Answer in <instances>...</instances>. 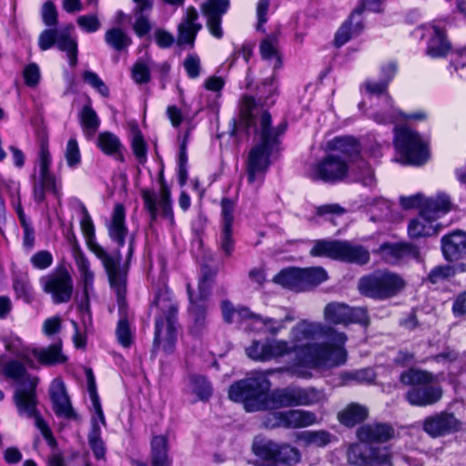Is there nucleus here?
<instances>
[{
    "instance_id": "obj_1",
    "label": "nucleus",
    "mask_w": 466,
    "mask_h": 466,
    "mask_svg": "<svg viewBox=\"0 0 466 466\" xmlns=\"http://www.w3.org/2000/svg\"><path fill=\"white\" fill-rule=\"evenodd\" d=\"M348 338L344 332L322 322L303 319L289 331V340L268 339L253 340L246 348L247 356L256 361L278 360L292 353V363L280 368L301 379L312 378V370H328L343 365L347 360L345 344Z\"/></svg>"
},
{
    "instance_id": "obj_2",
    "label": "nucleus",
    "mask_w": 466,
    "mask_h": 466,
    "mask_svg": "<svg viewBox=\"0 0 466 466\" xmlns=\"http://www.w3.org/2000/svg\"><path fill=\"white\" fill-rule=\"evenodd\" d=\"M278 84L275 74L265 78L258 88V100L251 96H243L239 102V125L252 128L258 141L250 149L247 160V175L250 184L260 185L269 167V158L278 149V128L270 126L271 117L268 108L275 103Z\"/></svg>"
},
{
    "instance_id": "obj_3",
    "label": "nucleus",
    "mask_w": 466,
    "mask_h": 466,
    "mask_svg": "<svg viewBox=\"0 0 466 466\" xmlns=\"http://www.w3.org/2000/svg\"><path fill=\"white\" fill-rule=\"evenodd\" d=\"M271 383L267 374L256 372L252 376L230 386L228 397L243 402L247 411L280 407L301 406L300 387L276 389L268 394Z\"/></svg>"
},
{
    "instance_id": "obj_4",
    "label": "nucleus",
    "mask_w": 466,
    "mask_h": 466,
    "mask_svg": "<svg viewBox=\"0 0 466 466\" xmlns=\"http://www.w3.org/2000/svg\"><path fill=\"white\" fill-rule=\"evenodd\" d=\"M327 154L312 164L308 175L313 179L337 182L344 179L350 169V163L359 156V142L350 137H337L326 144Z\"/></svg>"
},
{
    "instance_id": "obj_5",
    "label": "nucleus",
    "mask_w": 466,
    "mask_h": 466,
    "mask_svg": "<svg viewBox=\"0 0 466 466\" xmlns=\"http://www.w3.org/2000/svg\"><path fill=\"white\" fill-rule=\"evenodd\" d=\"M82 233L86 238V245L90 251L101 260L107 274L111 287L115 289L120 309L124 307V297L126 292V271L120 268L121 254L117 250L108 253L96 240L95 226L86 207H82V218L80 221Z\"/></svg>"
},
{
    "instance_id": "obj_6",
    "label": "nucleus",
    "mask_w": 466,
    "mask_h": 466,
    "mask_svg": "<svg viewBox=\"0 0 466 466\" xmlns=\"http://www.w3.org/2000/svg\"><path fill=\"white\" fill-rule=\"evenodd\" d=\"M0 371L18 381V386L14 393V401L18 415L23 419L34 420L35 425L37 420L42 421L37 410L38 400L35 392L37 378L28 375L24 366L18 361L13 360L5 363L3 357H0Z\"/></svg>"
},
{
    "instance_id": "obj_7",
    "label": "nucleus",
    "mask_w": 466,
    "mask_h": 466,
    "mask_svg": "<svg viewBox=\"0 0 466 466\" xmlns=\"http://www.w3.org/2000/svg\"><path fill=\"white\" fill-rule=\"evenodd\" d=\"M177 303L168 289L161 290L151 306L155 315L153 346L166 354L173 353L177 343Z\"/></svg>"
},
{
    "instance_id": "obj_8",
    "label": "nucleus",
    "mask_w": 466,
    "mask_h": 466,
    "mask_svg": "<svg viewBox=\"0 0 466 466\" xmlns=\"http://www.w3.org/2000/svg\"><path fill=\"white\" fill-rule=\"evenodd\" d=\"M400 380L404 385L412 386L406 393V400L412 406H431L442 398V388L434 384L436 377L429 371L410 369L400 374Z\"/></svg>"
},
{
    "instance_id": "obj_9",
    "label": "nucleus",
    "mask_w": 466,
    "mask_h": 466,
    "mask_svg": "<svg viewBox=\"0 0 466 466\" xmlns=\"http://www.w3.org/2000/svg\"><path fill=\"white\" fill-rule=\"evenodd\" d=\"M394 132V147L400 155L398 161L420 166L428 160L430 153L427 144L417 132L406 127H396Z\"/></svg>"
},
{
    "instance_id": "obj_10",
    "label": "nucleus",
    "mask_w": 466,
    "mask_h": 466,
    "mask_svg": "<svg viewBox=\"0 0 466 466\" xmlns=\"http://www.w3.org/2000/svg\"><path fill=\"white\" fill-rule=\"evenodd\" d=\"M314 257H327L346 262L365 264L370 259L369 251L349 241L318 240L310 249Z\"/></svg>"
},
{
    "instance_id": "obj_11",
    "label": "nucleus",
    "mask_w": 466,
    "mask_h": 466,
    "mask_svg": "<svg viewBox=\"0 0 466 466\" xmlns=\"http://www.w3.org/2000/svg\"><path fill=\"white\" fill-rule=\"evenodd\" d=\"M73 25H67L59 29H45L38 36V46L46 51L56 46L66 54L69 65L74 67L77 64V39L72 36Z\"/></svg>"
},
{
    "instance_id": "obj_12",
    "label": "nucleus",
    "mask_w": 466,
    "mask_h": 466,
    "mask_svg": "<svg viewBox=\"0 0 466 466\" xmlns=\"http://www.w3.org/2000/svg\"><path fill=\"white\" fill-rule=\"evenodd\" d=\"M403 287V279L390 272H377L362 278L359 282V289L362 294L378 299L392 297Z\"/></svg>"
},
{
    "instance_id": "obj_13",
    "label": "nucleus",
    "mask_w": 466,
    "mask_h": 466,
    "mask_svg": "<svg viewBox=\"0 0 466 466\" xmlns=\"http://www.w3.org/2000/svg\"><path fill=\"white\" fill-rule=\"evenodd\" d=\"M253 451L265 461L286 466H294L301 461V453L296 447L270 440H256L253 443Z\"/></svg>"
},
{
    "instance_id": "obj_14",
    "label": "nucleus",
    "mask_w": 466,
    "mask_h": 466,
    "mask_svg": "<svg viewBox=\"0 0 466 466\" xmlns=\"http://www.w3.org/2000/svg\"><path fill=\"white\" fill-rule=\"evenodd\" d=\"M141 197L145 208L150 215L151 222L160 218L166 220L168 226L172 227L174 225L175 219L172 210L171 193L164 181H160L158 192L143 189Z\"/></svg>"
},
{
    "instance_id": "obj_15",
    "label": "nucleus",
    "mask_w": 466,
    "mask_h": 466,
    "mask_svg": "<svg viewBox=\"0 0 466 466\" xmlns=\"http://www.w3.org/2000/svg\"><path fill=\"white\" fill-rule=\"evenodd\" d=\"M347 457L350 464L357 466H392L387 449H373L366 442L350 445Z\"/></svg>"
},
{
    "instance_id": "obj_16",
    "label": "nucleus",
    "mask_w": 466,
    "mask_h": 466,
    "mask_svg": "<svg viewBox=\"0 0 466 466\" xmlns=\"http://www.w3.org/2000/svg\"><path fill=\"white\" fill-rule=\"evenodd\" d=\"M369 117L380 125L397 123L398 121H424L427 119V113L424 110H418L406 115L394 107L392 100L388 96L380 98L378 107L369 114Z\"/></svg>"
},
{
    "instance_id": "obj_17",
    "label": "nucleus",
    "mask_w": 466,
    "mask_h": 466,
    "mask_svg": "<svg viewBox=\"0 0 466 466\" xmlns=\"http://www.w3.org/2000/svg\"><path fill=\"white\" fill-rule=\"evenodd\" d=\"M39 282L43 290L51 295L54 303L60 304L70 300L73 293V280L67 271L60 270L43 276Z\"/></svg>"
},
{
    "instance_id": "obj_18",
    "label": "nucleus",
    "mask_w": 466,
    "mask_h": 466,
    "mask_svg": "<svg viewBox=\"0 0 466 466\" xmlns=\"http://www.w3.org/2000/svg\"><path fill=\"white\" fill-rule=\"evenodd\" d=\"M323 318L328 324L332 325H348L355 322L366 326L369 322L366 309L350 308L339 302L327 304L323 310Z\"/></svg>"
},
{
    "instance_id": "obj_19",
    "label": "nucleus",
    "mask_w": 466,
    "mask_h": 466,
    "mask_svg": "<svg viewBox=\"0 0 466 466\" xmlns=\"http://www.w3.org/2000/svg\"><path fill=\"white\" fill-rule=\"evenodd\" d=\"M383 0H362L361 6L355 9L349 21L344 23L335 35V45L339 47L345 45L350 38L360 34L363 28L360 15L364 9L379 12L380 5Z\"/></svg>"
},
{
    "instance_id": "obj_20",
    "label": "nucleus",
    "mask_w": 466,
    "mask_h": 466,
    "mask_svg": "<svg viewBox=\"0 0 466 466\" xmlns=\"http://www.w3.org/2000/svg\"><path fill=\"white\" fill-rule=\"evenodd\" d=\"M242 314L249 316V322L247 324L248 329L271 336L279 335L287 329V324L295 319L293 313L289 310L281 318L263 317L250 310H243Z\"/></svg>"
},
{
    "instance_id": "obj_21",
    "label": "nucleus",
    "mask_w": 466,
    "mask_h": 466,
    "mask_svg": "<svg viewBox=\"0 0 466 466\" xmlns=\"http://www.w3.org/2000/svg\"><path fill=\"white\" fill-rule=\"evenodd\" d=\"M88 387L90 398L96 412V416L92 420V429L88 434V443L95 456L97 459H101L104 458L106 453L105 445L101 439V425L106 424V420L98 400V396L95 390L93 381H89Z\"/></svg>"
},
{
    "instance_id": "obj_22",
    "label": "nucleus",
    "mask_w": 466,
    "mask_h": 466,
    "mask_svg": "<svg viewBox=\"0 0 466 466\" xmlns=\"http://www.w3.org/2000/svg\"><path fill=\"white\" fill-rule=\"evenodd\" d=\"M427 30L429 35L426 49L427 55L433 58L447 56L451 49V45L446 36L445 30L441 22L434 21L429 25Z\"/></svg>"
},
{
    "instance_id": "obj_23",
    "label": "nucleus",
    "mask_w": 466,
    "mask_h": 466,
    "mask_svg": "<svg viewBox=\"0 0 466 466\" xmlns=\"http://www.w3.org/2000/svg\"><path fill=\"white\" fill-rule=\"evenodd\" d=\"M229 7V0H207L202 5V11L207 17V25L212 35L220 38L223 35L221 17Z\"/></svg>"
},
{
    "instance_id": "obj_24",
    "label": "nucleus",
    "mask_w": 466,
    "mask_h": 466,
    "mask_svg": "<svg viewBox=\"0 0 466 466\" xmlns=\"http://www.w3.org/2000/svg\"><path fill=\"white\" fill-rule=\"evenodd\" d=\"M459 420L453 414L441 412L427 417L423 421V430L431 437H439L458 431Z\"/></svg>"
},
{
    "instance_id": "obj_25",
    "label": "nucleus",
    "mask_w": 466,
    "mask_h": 466,
    "mask_svg": "<svg viewBox=\"0 0 466 466\" xmlns=\"http://www.w3.org/2000/svg\"><path fill=\"white\" fill-rule=\"evenodd\" d=\"M438 231L437 216H432L424 208H421L419 216L411 219L408 226V234L411 238L431 237Z\"/></svg>"
},
{
    "instance_id": "obj_26",
    "label": "nucleus",
    "mask_w": 466,
    "mask_h": 466,
    "mask_svg": "<svg viewBox=\"0 0 466 466\" xmlns=\"http://www.w3.org/2000/svg\"><path fill=\"white\" fill-rule=\"evenodd\" d=\"M441 250L446 260L456 261L466 255V232L454 230L441 238Z\"/></svg>"
},
{
    "instance_id": "obj_27",
    "label": "nucleus",
    "mask_w": 466,
    "mask_h": 466,
    "mask_svg": "<svg viewBox=\"0 0 466 466\" xmlns=\"http://www.w3.org/2000/svg\"><path fill=\"white\" fill-rule=\"evenodd\" d=\"M49 393L56 414L60 417L71 418L74 415L73 408L66 392L65 384L60 379L53 380Z\"/></svg>"
},
{
    "instance_id": "obj_28",
    "label": "nucleus",
    "mask_w": 466,
    "mask_h": 466,
    "mask_svg": "<svg viewBox=\"0 0 466 466\" xmlns=\"http://www.w3.org/2000/svg\"><path fill=\"white\" fill-rule=\"evenodd\" d=\"M198 14L194 7H188L186 16L178 25V45L193 46L198 31L201 29V24L198 23Z\"/></svg>"
},
{
    "instance_id": "obj_29",
    "label": "nucleus",
    "mask_w": 466,
    "mask_h": 466,
    "mask_svg": "<svg viewBox=\"0 0 466 466\" xmlns=\"http://www.w3.org/2000/svg\"><path fill=\"white\" fill-rule=\"evenodd\" d=\"M393 429L382 423L366 424L359 428L357 437L361 442L387 441L392 438Z\"/></svg>"
},
{
    "instance_id": "obj_30",
    "label": "nucleus",
    "mask_w": 466,
    "mask_h": 466,
    "mask_svg": "<svg viewBox=\"0 0 466 466\" xmlns=\"http://www.w3.org/2000/svg\"><path fill=\"white\" fill-rule=\"evenodd\" d=\"M125 218L126 214L123 205L116 204L114 208L111 220L107 225V230L110 238L118 247H122L125 244V238L128 231L125 223Z\"/></svg>"
},
{
    "instance_id": "obj_31",
    "label": "nucleus",
    "mask_w": 466,
    "mask_h": 466,
    "mask_svg": "<svg viewBox=\"0 0 466 466\" xmlns=\"http://www.w3.org/2000/svg\"><path fill=\"white\" fill-rule=\"evenodd\" d=\"M209 282L207 279H202L199 282V293L194 297L190 292L189 286H187V292L190 299L189 312L198 325L204 323L205 311L207 309L206 299L208 296Z\"/></svg>"
},
{
    "instance_id": "obj_32",
    "label": "nucleus",
    "mask_w": 466,
    "mask_h": 466,
    "mask_svg": "<svg viewBox=\"0 0 466 466\" xmlns=\"http://www.w3.org/2000/svg\"><path fill=\"white\" fill-rule=\"evenodd\" d=\"M31 358L35 364L56 365L66 361V357L62 352L61 342H56L42 349H32Z\"/></svg>"
},
{
    "instance_id": "obj_33",
    "label": "nucleus",
    "mask_w": 466,
    "mask_h": 466,
    "mask_svg": "<svg viewBox=\"0 0 466 466\" xmlns=\"http://www.w3.org/2000/svg\"><path fill=\"white\" fill-rule=\"evenodd\" d=\"M52 157L46 146L42 145L38 156L36 167L38 170V180L54 193H57L56 179L50 172Z\"/></svg>"
},
{
    "instance_id": "obj_34",
    "label": "nucleus",
    "mask_w": 466,
    "mask_h": 466,
    "mask_svg": "<svg viewBox=\"0 0 466 466\" xmlns=\"http://www.w3.org/2000/svg\"><path fill=\"white\" fill-rule=\"evenodd\" d=\"M74 258L83 285V298L87 299L90 292L93 291L95 275L90 268L89 260L78 248L74 250Z\"/></svg>"
},
{
    "instance_id": "obj_35",
    "label": "nucleus",
    "mask_w": 466,
    "mask_h": 466,
    "mask_svg": "<svg viewBox=\"0 0 466 466\" xmlns=\"http://www.w3.org/2000/svg\"><path fill=\"white\" fill-rule=\"evenodd\" d=\"M150 458L152 466H171L168 457V440L166 435H155L150 442Z\"/></svg>"
},
{
    "instance_id": "obj_36",
    "label": "nucleus",
    "mask_w": 466,
    "mask_h": 466,
    "mask_svg": "<svg viewBox=\"0 0 466 466\" xmlns=\"http://www.w3.org/2000/svg\"><path fill=\"white\" fill-rule=\"evenodd\" d=\"M286 429H299L314 425L318 422L314 412L304 410H289L284 417Z\"/></svg>"
},
{
    "instance_id": "obj_37",
    "label": "nucleus",
    "mask_w": 466,
    "mask_h": 466,
    "mask_svg": "<svg viewBox=\"0 0 466 466\" xmlns=\"http://www.w3.org/2000/svg\"><path fill=\"white\" fill-rule=\"evenodd\" d=\"M3 342L7 351L21 359L28 367L35 368V361L31 358L32 349L26 347L20 338L9 335L3 338Z\"/></svg>"
},
{
    "instance_id": "obj_38",
    "label": "nucleus",
    "mask_w": 466,
    "mask_h": 466,
    "mask_svg": "<svg viewBox=\"0 0 466 466\" xmlns=\"http://www.w3.org/2000/svg\"><path fill=\"white\" fill-rule=\"evenodd\" d=\"M97 147L104 154L114 156L120 161L124 160L121 153L123 145L118 137L115 134L108 131L100 133L97 137Z\"/></svg>"
},
{
    "instance_id": "obj_39",
    "label": "nucleus",
    "mask_w": 466,
    "mask_h": 466,
    "mask_svg": "<svg viewBox=\"0 0 466 466\" xmlns=\"http://www.w3.org/2000/svg\"><path fill=\"white\" fill-rule=\"evenodd\" d=\"M273 281L290 290L296 292L302 291L300 268H284L274 277Z\"/></svg>"
},
{
    "instance_id": "obj_40",
    "label": "nucleus",
    "mask_w": 466,
    "mask_h": 466,
    "mask_svg": "<svg viewBox=\"0 0 466 466\" xmlns=\"http://www.w3.org/2000/svg\"><path fill=\"white\" fill-rule=\"evenodd\" d=\"M381 257L389 263H397L409 254H416V250L408 244H384L380 248Z\"/></svg>"
},
{
    "instance_id": "obj_41",
    "label": "nucleus",
    "mask_w": 466,
    "mask_h": 466,
    "mask_svg": "<svg viewBox=\"0 0 466 466\" xmlns=\"http://www.w3.org/2000/svg\"><path fill=\"white\" fill-rule=\"evenodd\" d=\"M367 416L368 410L366 407L351 403L339 412V420L342 424L351 427L364 420Z\"/></svg>"
},
{
    "instance_id": "obj_42",
    "label": "nucleus",
    "mask_w": 466,
    "mask_h": 466,
    "mask_svg": "<svg viewBox=\"0 0 466 466\" xmlns=\"http://www.w3.org/2000/svg\"><path fill=\"white\" fill-rule=\"evenodd\" d=\"M259 51L262 58L268 61L274 69L281 66V58L278 48L277 39L269 36L261 41Z\"/></svg>"
},
{
    "instance_id": "obj_43",
    "label": "nucleus",
    "mask_w": 466,
    "mask_h": 466,
    "mask_svg": "<svg viewBox=\"0 0 466 466\" xmlns=\"http://www.w3.org/2000/svg\"><path fill=\"white\" fill-rule=\"evenodd\" d=\"M296 439L307 446L323 447L330 442V434L326 431H304L297 433Z\"/></svg>"
},
{
    "instance_id": "obj_44",
    "label": "nucleus",
    "mask_w": 466,
    "mask_h": 466,
    "mask_svg": "<svg viewBox=\"0 0 466 466\" xmlns=\"http://www.w3.org/2000/svg\"><path fill=\"white\" fill-rule=\"evenodd\" d=\"M423 208L432 216L439 218L441 214H445L451 208L450 197L445 193H440L435 198L424 201Z\"/></svg>"
},
{
    "instance_id": "obj_45",
    "label": "nucleus",
    "mask_w": 466,
    "mask_h": 466,
    "mask_svg": "<svg viewBox=\"0 0 466 466\" xmlns=\"http://www.w3.org/2000/svg\"><path fill=\"white\" fill-rule=\"evenodd\" d=\"M300 272L302 291L315 287L327 279L326 271L319 267L300 268Z\"/></svg>"
},
{
    "instance_id": "obj_46",
    "label": "nucleus",
    "mask_w": 466,
    "mask_h": 466,
    "mask_svg": "<svg viewBox=\"0 0 466 466\" xmlns=\"http://www.w3.org/2000/svg\"><path fill=\"white\" fill-rule=\"evenodd\" d=\"M188 388L199 400H207L212 394V387L209 381L203 376L194 375L189 379Z\"/></svg>"
},
{
    "instance_id": "obj_47",
    "label": "nucleus",
    "mask_w": 466,
    "mask_h": 466,
    "mask_svg": "<svg viewBox=\"0 0 466 466\" xmlns=\"http://www.w3.org/2000/svg\"><path fill=\"white\" fill-rule=\"evenodd\" d=\"M106 43L116 51H121L132 43L131 38L120 28H111L105 34Z\"/></svg>"
},
{
    "instance_id": "obj_48",
    "label": "nucleus",
    "mask_w": 466,
    "mask_h": 466,
    "mask_svg": "<svg viewBox=\"0 0 466 466\" xmlns=\"http://www.w3.org/2000/svg\"><path fill=\"white\" fill-rule=\"evenodd\" d=\"M221 308L223 318L228 323L240 322L245 326V329H247V324L249 322V316L242 314V311L249 310L248 308L241 307L236 309L227 300L222 302Z\"/></svg>"
},
{
    "instance_id": "obj_49",
    "label": "nucleus",
    "mask_w": 466,
    "mask_h": 466,
    "mask_svg": "<svg viewBox=\"0 0 466 466\" xmlns=\"http://www.w3.org/2000/svg\"><path fill=\"white\" fill-rule=\"evenodd\" d=\"M150 64L151 59H138L131 69V76L137 84H146L150 80Z\"/></svg>"
},
{
    "instance_id": "obj_50",
    "label": "nucleus",
    "mask_w": 466,
    "mask_h": 466,
    "mask_svg": "<svg viewBox=\"0 0 466 466\" xmlns=\"http://www.w3.org/2000/svg\"><path fill=\"white\" fill-rule=\"evenodd\" d=\"M83 129L89 136L97 130L100 121L95 110L90 106H85L80 114Z\"/></svg>"
},
{
    "instance_id": "obj_51",
    "label": "nucleus",
    "mask_w": 466,
    "mask_h": 466,
    "mask_svg": "<svg viewBox=\"0 0 466 466\" xmlns=\"http://www.w3.org/2000/svg\"><path fill=\"white\" fill-rule=\"evenodd\" d=\"M116 336L118 343L123 348H129L134 339L133 332L126 317L120 318L116 329Z\"/></svg>"
},
{
    "instance_id": "obj_52",
    "label": "nucleus",
    "mask_w": 466,
    "mask_h": 466,
    "mask_svg": "<svg viewBox=\"0 0 466 466\" xmlns=\"http://www.w3.org/2000/svg\"><path fill=\"white\" fill-rule=\"evenodd\" d=\"M300 396L301 406H311L327 400L325 392L315 388H300Z\"/></svg>"
},
{
    "instance_id": "obj_53",
    "label": "nucleus",
    "mask_w": 466,
    "mask_h": 466,
    "mask_svg": "<svg viewBox=\"0 0 466 466\" xmlns=\"http://www.w3.org/2000/svg\"><path fill=\"white\" fill-rule=\"evenodd\" d=\"M65 158L67 166L71 168H76L81 163V153L75 137H71L66 143Z\"/></svg>"
},
{
    "instance_id": "obj_54",
    "label": "nucleus",
    "mask_w": 466,
    "mask_h": 466,
    "mask_svg": "<svg viewBox=\"0 0 466 466\" xmlns=\"http://www.w3.org/2000/svg\"><path fill=\"white\" fill-rule=\"evenodd\" d=\"M456 274V268L450 265L437 266L428 275V279L432 284H438L450 279Z\"/></svg>"
},
{
    "instance_id": "obj_55",
    "label": "nucleus",
    "mask_w": 466,
    "mask_h": 466,
    "mask_svg": "<svg viewBox=\"0 0 466 466\" xmlns=\"http://www.w3.org/2000/svg\"><path fill=\"white\" fill-rule=\"evenodd\" d=\"M14 290L16 296L25 302H30L33 299V289L27 276H22L15 279Z\"/></svg>"
},
{
    "instance_id": "obj_56",
    "label": "nucleus",
    "mask_w": 466,
    "mask_h": 466,
    "mask_svg": "<svg viewBox=\"0 0 466 466\" xmlns=\"http://www.w3.org/2000/svg\"><path fill=\"white\" fill-rule=\"evenodd\" d=\"M220 250L227 257L231 256L235 248V240L233 238L232 227H221V232L218 238Z\"/></svg>"
},
{
    "instance_id": "obj_57",
    "label": "nucleus",
    "mask_w": 466,
    "mask_h": 466,
    "mask_svg": "<svg viewBox=\"0 0 466 466\" xmlns=\"http://www.w3.org/2000/svg\"><path fill=\"white\" fill-rule=\"evenodd\" d=\"M84 81L96 89L102 96H109V89L99 76L93 71H85L83 73Z\"/></svg>"
},
{
    "instance_id": "obj_58",
    "label": "nucleus",
    "mask_w": 466,
    "mask_h": 466,
    "mask_svg": "<svg viewBox=\"0 0 466 466\" xmlns=\"http://www.w3.org/2000/svg\"><path fill=\"white\" fill-rule=\"evenodd\" d=\"M76 24L86 33H95L101 26L96 14L79 15L76 19Z\"/></svg>"
},
{
    "instance_id": "obj_59",
    "label": "nucleus",
    "mask_w": 466,
    "mask_h": 466,
    "mask_svg": "<svg viewBox=\"0 0 466 466\" xmlns=\"http://www.w3.org/2000/svg\"><path fill=\"white\" fill-rule=\"evenodd\" d=\"M357 169L358 174L356 176L358 181L368 187H370L374 184V174L370 166L367 162L360 159L357 164Z\"/></svg>"
},
{
    "instance_id": "obj_60",
    "label": "nucleus",
    "mask_w": 466,
    "mask_h": 466,
    "mask_svg": "<svg viewBox=\"0 0 466 466\" xmlns=\"http://www.w3.org/2000/svg\"><path fill=\"white\" fill-rule=\"evenodd\" d=\"M57 10L52 1H46L41 8V17L46 26H55L57 25Z\"/></svg>"
},
{
    "instance_id": "obj_61",
    "label": "nucleus",
    "mask_w": 466,
    "mask_h": 466,
    "mask_svg": "<svg viewBox=\"0 0 466 466\" xmlns=\"http://www.w3.org/2000/svg\"><path fill=\"white\" fill-rule=\"evenodd\" d=\"M23 76L27 86H36L41 78L39 66L35 63L27 65L23 70Z\"/></svg>"
},
{
    "instance_id": "obj_62",
    "label": "nucleus",
    "mask_w": 466,
    "mask_h": 466,
    "mask_svg": "<svg viewBox=\"0 0 466 466\" xmlns=\"http://www.w3.org/2000/svg\"><path fill=\"white\" fill-rule=\"evenodd\" d=\"M131 147L133 153L138 162L144 163L147 159V145L142 135L139 132L134 134L132 137Z\"/></svg>"
},
{
    "instance_id": "obj_63",
    "label": "nucleus",
    "mask_w": 466,
    "mask_h": 466,
    "mask_svg": "<svg viewBox=\"0 0 466 466\" xmlns=\"http://www.w3.org/2000/svg\"><path fill=\"white\" fill-rule=\"evenodd\" d=\"M235 204L228 198L221 201V227H232L234 221Z\"/></svg>"
},
{
    "instance_id": "obj_64",
    "label": "nucleus",
    "mask_w": 466,
    "mask_h": 466,
    "mask_svg": "<svg viewBox=\"0 0 466 466\" xmlns=\"http://www.w3.org/2000/svg\"><path fill=\"white\" fill-rule=\"evenodd\" d=\"M134 12L136 20L133 25V29L135 33L141 37L150 31L151 25L148 17L144 15V12H137V10H134Z\"/></svg>"
}]
</instances>
